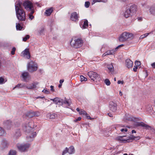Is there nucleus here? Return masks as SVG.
Masks as SVG:
<instances>
[{"label": "nucleus", "instance_id": "nucleus-56", "mask_svg": "<svg viewBox=\"0 0 155 155\" xmlns=\"http://www.w3.org/2000/svg\"><path fill=\"white\" fill-rule=\"evenodd\" d=\"M117 83L118 84H123L124 83V82L123 81H118L117 82Z\"/></svg>", "mask_w": 155, "mask_h": 155}, {"label": "nucleus", "instance_id": "nucleus-54", "mask_svg": "<svg viewBox=\"0 0 155 155\" xmlns=\"http://www.w3.org/2000/svg\"><path fill=\"white\" fill-rule=\"evenodd\" d=\"M120 130L121 132H124V131H125V132H127V129L126 128H122V129H121Z\"/></svg>", "mask_w": 155, "mask_h": 155}, {"label": "nucleus", "instance_id": "nucleus-57", "mask_svg": "<svg viewBox=\"0 0 155 155\" xmlns=\"http://www.w3.org/2000/svg\"><path fill=\"white\" fill-rule=\"evenodd\" d=\"M107 115L110 117H113V114L110 113H108L107 114Z\"/></svg>", "mask_w": 155, "mask_h": 155}, {"label": "nucleus", "instance_id": "nucleus-16", "mask_svg": "<svg viewBox=\"0 0 155 155\" xmlns=\"http://www.w3.org/2000/svg\"><path fill=\"white\" fill-rule=\"evenodd\" d=\"M82 23H83V22L80 24V26L82 28L85 29L88 27V21L87 19H85L83 24H82Z\"/></svg>", "mask_w": 155, "mask_h": 155}, {"label": "nucleus", "instance_id": "nucleus-45", "mask_svg": "<svg viewBox=\"0 0 155 155\" xmlns=\"http://www.w3.org/2000/svg\"><path fill=\"white\" fill-rule=\"evenodd\" d=\"M135 66H137V67L140 65L141 64V63L140 61H135Z\"/></svg>", "mask_w": 155, "mask_h": 155}, {"label": "nucleus", "instance_id": "nucleus-60", "mask_svg": "<svg viewBox=\"0 0 155 155\" xmlns=\"http://www.w3.org/2000/svg\"><path fill=\"white\" fill-rule=\"evenodd\" d=\"M110 84V81L107 79V85H109Z\"/></svg>", "mask_w": 155, "mask_h": 155}, {"label": "nucleus", "instance_id": "nucleus-20", "mask_svg": "<svg viewBox=\"0 0 155 155\" xmlns=\"http://www.w3.org/2000/svg\"><path fill=\"white\" fill-rule=\"evenodd\" d=\"M126 64L127 67L129 68H131L133 64V62L129 59H127L126 60Z\"/></svg>", "mask_w": 155, "mask_h": 155}, {"label": "nucleus", "instance_id": "nucleus-5", "mask_svg": "<svg viewBox=\"0 0 155 155\" xmlns=\"http://www.w3.org/2000/svg\"><path fill=\"white\" fill-rule=\"evenodd\" d=\"M83 43V41L81 38L75 39L74 41L73 42L72 41L70 42V45L71 46L75 48H78L81 47Z\"/></svg>", "mask_w": 155, "mask_h": 155}, {"label": "nucleus", "instance_id": "nucleus-11", "mask_svg": "<svg viewBox=\"0 0 155 155\" xmlns=\"http://www.w3.org/2000/svg\"><path fill=\"white\" fill-rule=\"evenodd\" d=\"M79 16H78L77 12H74L72 13L71 15L70 19L72 21H76L78 20Z\"/></svg>", "mask_w": 155, "mask_h": 155}, {"label": "nucleus", "instance_id": "nucleus-8", "mask_svg": "<svg viewBox=\"0 0 155 155\" xmlns=\"http://www.w3.org/2000/svg\"><path fill=\"white\" fill-rule=\"evenodd\" d=\"M23 6L27 11L31 10L32 8H34L33 3L28 0H25L24 2L23 3Z\"/></svg>", "mask_w": 155, "mask_h": 155}, {"label": "nucleus", "instance_id": "nucleus-26", "mask_svg": "<svg viewBox=\"0 0 155 155\" xmlns=\"http://www.w3.org/2000/svg\"><path fill=\"white\" fill-rule=\"evenodd\" d=\"M107 68L109 71L110 73L113 74L114 73V67L112 63L110 64L107 65Z\"/></svg>", "mask_w": 155, "mask_h": 155}, {"label": "nucleus", "instance_id": "nucleus-24", "mask_svg": "<svg viewBox=\"0 0 155 155\" xmlns=\"http://www.w3.org/2000/svg\"><path fill=\"white\" fill-rule=\"evenodd\" d=\"M21 136V132L20 129H17L16 130L14 135V137L15 139H17L18 137Z\"/></svg>", "mask_w": 155, "mask_h": 155}, {"label": "nucleus", "instance_id": "nucleus-13", "mask_svg": "<svg viewBox=\"0 0 155 155\" xmlns=\"http://www.w3.org/2000/svg\"><path fill=\"white\" fill-rule=\"evenodd\" d=\"M21 53L23 54L24 56H25L28 59H29L30 58L31 55L29 48H26L24 51L22 52Z\"/></svg>", "mask_w": 155, "mask_h": 155}, {"label": "nucleus", "instance_id": "nucleus-31", "mask_svg": "<svg viewBox=\"0 0 155 155\" xmlns=\"http://www.w3.org/2000/svg\"><path fill=\"white\" fill-rule=\"evenodd\" d=\"M57 114L53 113L52 114H47V117L51 119H54L57 117Z\"/></svg>", "mask_w": 155, "mask_h": 155}, {"label": "nucleus", "instance_id": "nucleus-15", "mask_svg": "<svg viewBox=\"0 0 155 155\" xmlns=\"http://www.w3.org/2000/svg\"><path fill=\"white\" fill-rule=\"evenodd\" d=\"M29 76V73L26 71L22 73L21 75V76L23 78L24 81L25 82L27 81V79L28 78Z\"/></svg>", "mask_w": 155, "mask_h": 155}, {"label": "nucleus", "instance_id": "nucleus-27", "mask_svg": "<svg viewBox=\"0 0 155 155\" xmlns=\"http://www.w3.org/2000/svg\"><path fill=\"white\" fill-rule=\"evenodd\" d=\"M68 150L69 154L74 153L75 152V150L73 146H70L68 149Z\"/></svg>", "mask_w": 155, "mask_h": 155}, {"label": "nucleus", "instance_id": "nucleus-1", "mask_svg": "<svg viewBox=\"0 0 155 155\" xmlns=\"http://www.w3.org/2000/svg\"><path fill=\"white\" fill-rule=\"evenodd\" d=\"M23 129L24 131L27 133H31L30 135L27 138H31L34 137L36 135V132H33L34 131L35 125L33 122H31L27 124H25L23 125Z\"/></svg>", "mask_w": 155, "mask_h": 155}, {"label": "nucleus", "instance_id": "nucleus-44", "mask_svg": "<svg viewBox=\"0 0 155 155\" xmlns=\"http://www.w3.org/2000/svg\"><path fill=\"white\" fill-rule=\"evenodd\" d=\"M42 92L45 93V94H49L50 93V92L49 90H47L46 89H44L42 91Z\"/></svg>", "mask_w": 155, "mask_h": 155}, {"label": "nucleus", "instance_id": "nucleus-55", "mask_svg": "<svg viewBox=\"0 0 155 155\" xmlns=\"http://www.w3.org/2000/svg\"><path fill=\"white\" fill-rule=\"evenodd\" d=\"M54 86L52 85H51L50 86L51 88V91H52V92H54Z\"/></svg>", "mask_w": 155, "mask_h": 155}, {"label": "nucleus", "instance_id": "nucleus-35", "mask_svg": "<svg viewBox=\"0 0 155 155\" xmlns=\"http://www.w3.org/2000/svg\"><path fill=\"white\" fill-rule=\"evenodd\" d=\"M116 51H115V48L114 49L107 51V55L112 54Z\"/></svg>", "mask_w": 155, "mask_h": 155}, {"label": "nucleus", "instance_id": "nucleus-53", "mask_svg": "<svg viewBox=\"0 0 155 155\" xmlns=\"http://www.w3.org/2000/svg\"><path fill=\"white\" fill-rule=\"evenodd\" d=\"M138 68V67L137 66H134V68L133 69V71L134 72L137 71V69Z\"/></svg>", "mask_w": 155, "mask_h": 155}, {"label": "nucleus", "instance_id": "nucleus-43", "mask_svg": "<svg viewBox=\"0 0 155 155\" xmlns=\"http://www.w3.org/2000/svg\"><path fill=\"white\" fill-rule=\"evenodd\" d=\"M68 148L67 147H66L65 148V149L64 150L62 153V155H64L65 154L67 153L68 152Z\"/></svg>", "mask_w": 155, "mask_h": 155}, {"label": "nucleus", "instance_id": "nucleus-40", "mask_svg": "<svg viewBox=\"0 0 155 155\" xmlns=\"http://www.w3.org/2000/svg\"><path fill=\"white\" fill-rule=\"evenodd\" d=\"M5 133L4 130L2 127H0V136H2Z\"/></svg>", "mask_w": 155, "mask_h": 155}, {"label": "nucleus", "instance_id": "nucleus-6", "mask_svg": "<svg viewBox=\"0 0 155 155\" xmlns=\"http://www.w3.org/2000/svg\"><path fill=\"white\" fill-rule=\"evenodd\" d=\"M133 36L132 34L124 32L120 36L119 38V41H124L127 40L128 39L131 38Z\"/></svg>", "mask_w": 155, "mask_h": 155}, {"label": "nucleus", "instance_id": "nucleus-47", "mask_svg": "<svg viewBox=\"0 0 155 155\" xmlns=\"http://www.w3.org/2000/svg\"><path fill=\"white\" fill-rule=\"evenodd\" d=\"M4 79L2 77H0V84H2L4 83Z\"/></svg>", "mask_w": 155, "mask_h": 155}, {"label": "nucleus", "instance_id": "nucleus-33", "mask_svg": "<svg viewBox=\"0 0 155 155\" xmlns=\"http://www.w3.org/2000/svg\"><path fill=\"white\" fill-rule=\"evenodd\" d=\"M17 151L14 150H11L9 151L8 155H16Z\"/></svg>", "mask_w": 155, "mask_h": 155}, {"label": "nucleus", "instance_id": "nucleus-29", "mask_svg": "<svg viewBox=\"0 0 155 155\" xmlns=\"http://www.w3.org/2000/svg\"><path fill=\"white\" fill-rule=\"evenodd\" d=\"M16 27L17 30L20 31L23 28V27L21 25L20 23H16Z\"/></svg>", "mask_w": 155, "mask_h": 155}, {"label": "nucleus", "instance_id": "nucleus-10", "mask_svg": "<svg viewBox=\"0 0 155 155\" xmlns=\"http://www.w3.org/2000/svg\"><path fill=\"white\" fill-rule=\"evenodd\" d=\"M38 113L37 111H34L32 110L28 111L25 114L26 117L29 118H31L34 116H38Z\"/></svg>", "mask_w": 155, "mask_h": 155}, {"label": "nucleus", "instance_id": "nucleus-64", "mask_svg": "<svg viewBox=\"0 0 155 155\" xmlns=\"http://www.w3.org/2000/svg\"><path fill=\"white\" fill-rule=\"evenodd\" d=\"M149 34V33H146V34H143V35L144 36V37H146Z\"/></svg>", "mask_w": 155, "mask_h": 155}, {"label": "nucleus", "instance_id": "nucleus-32", "mask_svg": "<svg viewBox=\"0 0 155 155\" xmlns=\"http://www.w3.org/2000/svg\"><path fill=\"white\" fill-rule=\"evenodd\" d=\"M2 145H8L9 144L8 141L4 138L3 139L1 142Z\"/></svg>", "mask_w": 155, "mask_h": 155}, {"label": "nucleus", "instance_id": "nucleus-36", "mask_svg": "<svg viewBox=\"0 0 155 155\" xmlns=\"http://www.w3.org/2000/svg\"><path fill=\"white\" fill-rule=\"evenodd\" d=\"M30 36L28 35H26L25 37L23 38L22 40L24 41H26L30 38Z\"/></svg>", "mask_w": 155, "mask_h": 155}, {"label": "nucleus", "instance_id": "nucleus-17", "mask_svg": "<svg viewBox=\"0 0 155 155\" xmlns=\"http://www.w3.org/2000/svg\"><path fill=\"white\" fill-rule=\"evenodd\" d=\"M22 5H23V3L19 1L15 6V10L17 9H18V10L23 9Z\"/></svg>", "mask_w": 155, "mask_h": 155}, {"label": "nucleus", "instance_id": "nucleus-18", "mask_svg": "<svg viewBox=\"0 0 155 155\" xmlns=\"http://www.w3.org/2000/svg\"><path fill=\"white\" fill-rule=\"evenodd\" d=\"M133 15L131 11L128 9L126 10L124 13V16L126 18H128L131 17Z\"/></svg>", "mask_w": 155, "mask_h": 155}, {"label": "nucleus", "instance_id": "nucleus-41", "mask_svg": "<svg viewBox=\"0 0 155 155\" xmlns=\"http://www.w3.org/2000/svg\"><path fill=\"white\" fill-rule=\"evenodd\" d=\"M24 86H25V84H24L23 85L21 84H17L15 87H14V88L16 87H21Z\"/></svg>", "mask_w": 155, "mask_h": 155}, {"label": "nucleus", "instance_id": "nucleus-34", "mask_svg": "<svg viewBox=\"0 0 155 155\" xmlns=\"http://www.w3.org/2000/svg\"><path fill=\"white\" fill-rule=\"evenodd\" d=\"M38 82H36L30 84L31 89L36 88V85L38 84Z\"/></svg>", "mask_w": 155, "mask_h": 155}, {"label": "nucleus", "instance_id": "nucleus-2", "mask_svg": "<svg viewBox=\"0 0 155 155\" xmlns=\"http://www.w3.org/2000/svg\"><path fill=\"white\" fill-rule=\"evenodd\" d=\"M126 136H119L117 137V139L122 143H126L132 142L133 140H137L140 138L139 136L135 137L133 135L129 136L127 138H124Z\"/></svg>", "mask_w": 155, "mask_h": 155}, {"label": "nucleus", "instance_id": "nucleus-21", "mask_svg": "<svg viewBox=\"0 0 155 155\" xmlns=\"http://www.w3.org/2000/svg\"><path fill=\"white\" fill-rule=\"evenodd\" d=\"M138 125L141 126L142 127H144L146 129H150L152 130V129L151 128V127L150 125L146 124L143 122H141L138 124Z\"/></svg>", "mask_w": 155, "mask_h": 155}, {"label": "nucleus", "instance_id": "nucleus-49", "mask_svg": "<svg viewBox=\"0 0 155 155\" xmlns=\"http://www.w3.org/2000/svg\"><path fill=\"white\" fill-rule=\"evenodd\" d=\"M85 115L86 118L88 119H90V120H92L93 119V118L91 117L88 114H87V113H86V114H85Z\"/></svg>", "mask_w": 155, "mask_h": 155}, {"label": "nucleus", "instance_id": "nucleus-12", "mask_svg": "<svg viewBox=\"0 0 155 155\" xmlns=\"http://www.w3.org/2000/svg\"><path fill=\"white\" fill-rule=\"evenodd\" d=\"M18 150L21 152L27 151L29 146H17Z\"/></svg>", "mask_w": 155, "mask_h": 155}, {"label": "nucleus", "instance_id": "nucleus-59", "mask_svg": "<svg viewBox=\"0 0 155 155\" xmlns=\"http://www.w3.org/2000/svg\"><path fill=\"white\" fill-rule=\"evenodd\" d=\"M64 80L63 79H61L59 81L60 84H62V83L64 82Z\"/></svg>", "mask_w": 155, "mask_h": 155}, {"label": "nucleus", "instance_id": "nucleus-28", "mask_svg": "<svg viewBox=\"0 0 155 155\" xmlns=\"http://www.w3.org/2000/svg\"><path fill=\"white\" fill-rule=\"evenodd\" d=\"M150 12L151 14L155 15V6L150 7Z\"/></svg>", "mask_w": 155, "mask_h": 155}, {"label": "nucleus", "instance_id": "nucleus-39", "mask_svg": "<svg viewBox=\"0 0 155 155\" xmlns=\"http://www.w3.org/2000/svg\"><path fill=\"white\" fill-rule=\"evenodd\" d=\"M16 50V48L15 47H13L12 50L11 51V54L13 55L15 54V52Z\"/></svg>", "mask_w": 155, "mask_h": 155}, {"label": "nucleus", "instance_id": "nucleus-7", "mask_svg": "<svg viewBox=\"0 0 155 155\" xmlns=\"http://www.w3.org/2000/svg\"><path fill=\"white\" fill-rule=\"evenodd\" d=\"M38 67L37 64H34L33 61H31L28 63L27 69L30 72L35 71L38 69Z\"/></svg>", "mask_w": 155, "mask_h": 155}, {"label": "nucleus", "instance_id": "nucleus-58", "mask_svg": "<svg viewBox=\"0 0 155 155\" xmlns=\"http://www.w3.org/2000/svg\"><path fill=\"white\" fill-rule=\"evenodd\" d=\"M151 65L152 67L155 68V62H154L151 64Z\"/></svg>", "mask_w": 155, "mask_h": 155}, {"label": "nucleus", "instance_id": "nucleus-23", "mask_svg": "<svg viewBox=\"0 0 155 155\" xmlns=\"http://www.w3.org/2000/svg\"><path fill=\"white\" fill-rule=\"evenodd\" d=\"M61 101H62V99L56 97L54 98V103L56 104L61 105Z\"/></svg>", "mask_w": 155, "mask_h": 155}, {"label": "nucleus", "instance_id": "nucleus-38", "mask_svg": "<svg viewBox=\"0 0 155 155\" xmlns=\"http://www.w3.org/2000/svg\"><path fill=\"white\" fill-rule=\"evenodd\" d=\"M44 29V27H41V30L39 31V33L40 35H42L43 34Z\"/></svg>", "mask_w": 155, "mask_h": 155}, {"label": "nucleus", "instance_id": "nucleus-4", "mask_svg": "<svg viewBox=\"0 0 155 155\" xmlns=\"http://www.w3.org/2000/svg\"><path fill=\"white\" fill-rule=\"evenodd\" d=\"M16 14L17 19L20 21H25L26 19V14L23 9L15 10Z\"/></svg>", "mask_w": 155, "mask_h": 155}, {"label": "nucleus", "instance_id": "nucleus-9", "mask_svg": "<svg viewBox=\"0 0 155 155\" xmlns=\"http://www.w3.org/2000/svg\"><path fill=\"white\" fill-rule=\"evenodd\" d=\"M109 107L111 110L114 112L117 110V105L116 103L113 101H110L109 103Z\"/></svg>", "mask_w": 155, "mask_h": 155}, {"label": "nucleus", "instance_id": "nucleus-3", "mask_svg": "<svg viewBox=\"0 0 155 155\" xmlns=\"http://www.w3.org/2000/svg\"><path fill=\"white\" fill-rule=\"evenodd\" d=\"M87 74L91 80L94 82L97 83L101 80V78L99 75L95 72L90 71L88 72Z\"/></svg>", "mask_w": 155, "mask_h": 155}, {"label": "nucleus", "instance_id": "nucleus-50", "mask_svg": "<svg viewBox=\"0 0 155 155\" xmlns=\"http://www.w3.org/2000/svg\"><path fill=\"white\" fill-rule=\"evenodd\" d=\"M28 11H31L28 14L33 15V14H34L35 12V11L34 10V8H32V9H31V10H28Z\"/></svg>", "mask_w": 155, "mask_h": 155}, {"label": "nucleus", "instance_id": "nucleus-52", "mask_svg": "<svg viewBox=\"0 0 155 155\" xmlns=\"http://www.w3.org/2000/svg\"><path fill=\"white\" fill-rule=\"evenodd\" d=\"M81 118L80 117H78L77 119L74 120V121L75 122H77L78 121H80L81 120Z\"/></svg>", "mask_w": 155, "mask_h": 155}, {"label": "nucleus", "instance_id": "nucleus-48", "mask_svg": "<svg viewBox=\"0 0 155 155\" xmlns=\"http://www.w3.org/2000/svg\"><path fill=\"white\" fill-rule=\"evenodd\" d=\"M102 0H93L92 4L93 5L96 2H101Z\"/></svg>", "mask_w": 155, "mask_h": 155}, {"label": "nucleus", "instance_id": "nucleus-30", "mask_svg": "<svg viewBox=\"0 0 155 155\" xmlns=\"http://www.w3.org/2000/svg\"><path fill=\"white\" fill-rule=\"evenodd\" d=\"M54 24V21L52 20H49L48 21V25L50 27V29L52 30V26Z\"/></svg>", "mask_w": 155, "mask_h": 155}, {"label": "nucleus", "instance_id": "nucleus-61", "mask_svg": "<svg viewBox=\"0 0 155 155\" xmlns=\"http://www.w3.org/2000/svg\"><path fill=\"white\" fill-rule=\"evenodd\" d=\"M26 87L28 89H31L30 84L26 86Z\"/></svg>", "mask_w": 155, "mask_h": 155}, {"label": "nucleus", "instance_id": "nucleus-63", "mask_svg": "<svg viewBox=\"0 0 155 155\" xmlns=\"http://www.w3.org/2000/svg\"><path fill=\"white\" fill-rule=\"evenodd\" d=\"M120 48V45H119L115 48V51H117Z\"/></svg>", "mask_w": 155, "mask_h": 155}, {"label": "nucleus", "instance_id": "nucleus-46", "mask_svg": "<svg viewBox=\"0 0 155 155\" xmlns=\"http://www.w3.org/2000/svg\"><path fill=\"white\" fill-rule=\"evenodd\" d=\"M79 114H83V115H85L86 114V112L84 110H81V111H80L79 112Z\"/></svg>", "mask_w": 155, "mask_h": 155}, {"label": "nucleus", "instance_id": "nucleus-37", "mask_svg": "<svg viewBox=\"0 0 155 155\" xmlns=\"http://www.w3.org/2000/svg\"><path fill=\"white\" fill-rule=\"evenodd\" d=\"M80 81L81 82L83 81H86L87 80V78L85 77L83 75H81L80 76Z\"/></svg>", "mask_w": 155, "mask_h": 155}, {"label": "nucleus", "instance_id": "nucleus-25", "mask_svg": "<svg viewBox=\"0 0 155 155\" xmlns=\"http://www.w3.org/2000/svg\"><path fill=\"white\" fill-rule=\"evenodd\" d=\"M53 11V8L51 7L48 9L46 10L45 13L47 16H50Z\"/></svg>", "mask_w": 155, "mask_h": 155}, {"label": "nucleus", "instance_id": "nucleus-14", "mask_svg": "<svg viewBox=\"0 0 155 155\" xmlns=\"http://www.w3.org/2000/svg\"><path fill=\"white\" fill-rule=\"evenodd\" d=\"M65 100L62 99L61 101V105H63V104L66 105L68 106H70L71 104V100H67L65 97H64Z\"/></svg>", "mask_w": 155, "mask_h": 155}, {"label": "nucleus", "instance_id": "nucleus-22", "mask_svg": "<svg viewBox=\"0 0 155 155\" xmlns=\"http://www.w3.org/2000/svg\"><path fill=\"white\" fill-rule=\"evenodd\" d=\"M137 6L135 5H131L130 7V8L128 9L130 10L131 11L133 14L137 11Z\"/></svg>", "mask_w": 155, "mask_h": 155}, {"label": "nucleus", "instance_id": "nucleus-51", "mask_svg": "<svg viewBox=\"0 0 155 155\" xmlns=\"http://www.w3.org/2000/svg\"><path fill=\"white\" fill-rule=\"evenodd\" d=\"M28 16L29 17V19H30L31 20H32L34 18V16H33V15H30L29 14H28Z\"/></svg>", "mask_w": 155, "mask_h": 155}, {"label": "nucleus", "instance_id": "nucleus-19", "mask_svg": "<svg viewBox=\"0 0 155 155\" xmlns=\"http://www.w3.org/2000/svg\"><path fill=\"white\" fill-rule=\"evenodd\" d=\"M5 126L8 129H10L12 126V122L10 120H8L4 122Z\"/></svg>", "mask_w": 155, "mask_h": 155}, {"label": "nucleus", "instance_id": "nucleus-42", "mask_svg": "<svg viewBox=\"0 0 155 155\" xmlns=\"http://www.w3.org/2000/svg\"><path fill=\"white\" fill-rule=\"evenodd\" d=\"M90 2L89 1L86 2L85 3L84 6L86 8H88L89 7Z\"/></svg>", "mask_w": 155, "mask_h": 155}, {"label": "nucleus", "instance_id": "nucleus-62", "mask_svg": "<svg viewBox=\"0 0 155 155\" xmlns=\"http://www.w3.org/2000/svg\"><path fill=\"white\" fill-rule=\"evenodd\" d=\"M142 18L140 17L137 18V19L138 21H141L142 20Z\"/></svg>", "mask_w": 155, "mask_h": 155}]
</instances>
